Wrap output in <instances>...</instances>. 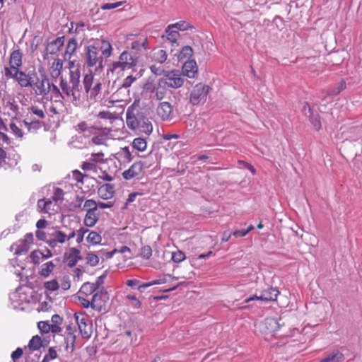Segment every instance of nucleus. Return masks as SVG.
Wrapping results in <instances>:
<instances>
[{"instance_id": "obj_1", "label": "nucleus", "mask_w": 362, "mask_h": 362, "mask_svg": "<svg viewBox=\"0 0 362 362\" xmlns=\"http://www.w3.org/2000/svg\"><path fill=\"white\" fill-rule=\"evenodd\" d=\"M81 71L79 69L69 71V81L61 78L60 88L62 91L69 98L72 97L73 100H76L81 96L80 86Z\"/></svg>"}, {"instance_id": "obj_2", "label": "nucleus", "mask_w": 362, "mask_h": 362, "mask_svg": "<svg viewBox=\"0 0 362 362\" xmlns=\"http://www.w3.org/2000/svg\"><path fill=\"white\" fill-rule=\"evenodd\" d=\"M139 63V57L129 51H123L119 56L118 61L114 62L109 71L113 74L119 75L126 69L135 67Z\"/></svg>"}, {"instance_id": "obj_3", "label": "nucleus", "mask_w": 362, "mask_h": 362, "mask_svg": "<svg viewBox=\"0 0 362 362\" xmlns=\"http://www.w3.org/2000/svg\"><path fill=\"white\" fill-rule=\"evenodd\" d=\"M210 87L204 83H199L192 89L189 101L192 105H204L206 102Z\"/></svg>"}, {"instance_id": "obj_4", "label": "nucleus", "mask_w": 362, "mask_h": 362, "mask_svg": "<svg viewBox=\"0 0 362 362\" xmlns=\"http://www.w3.org/2000/svg\"><path fill=\"white\" fill-rule=\"evenodd\" d=\"M36 95L45 96L51 90V83L46 76L39 77L35 72L33 75V81L31 82L30 87Z\"/></svg>"}, {"instance_id": "obj_5", "label": "nucleus", "mask_w": 362, "mask_h": 362, "mask_svg": "<svg viewBox=\"0 0 362 362\" xmlns=\"http://www.w3.org/2000/svg\"><path fill=\"white\" fill-rule=\"evenodd\" d=\"M35 72L25 73L21 70H16L12 73L8 69H6L5 70V76L13 78L21 88H29L31 82L33 81Z\"/></svg>"}, {"instance_id": "obj_6", "label": "nucleus", "mask_w": 362, "mask_h": 362, "mask_svg": "<svg viewBox=\"0 0 362 362\" xmlns=\"http://www.w3.org/2000/svg\"><path fill=\"white\" fill-rule=\"evenodd\" d=\"M160 79L168 88L174 89L182 87L185 81L180 71L175 69L167 71Z\"/></svg>"}, {"instance_id": "obj_7", "label": "nucleus", "mask_w": 362, "mask_h": 362, "mask_svg": "<svg viewBox=\"0 0 362 362\" xmlns=\"http://www.w3.org/2000/svg\"><path fill=\"white\" fill-rule=\"evenodd\" d=\"M83 84L86 93L90 98H95L101 90V83L99 80H95L92 73L86 74L83 80Z\"/></svg>"}, {"instance_id": "obj_8", "label": "nucleus", "mask_w": 362, "mask_h": 362, "mask_svg": "<svg viewBox=\"0 0 362 362\" xmlns=\"http://www.w3.org/2000/svg\"><path fill=\"white\" fill-rule=\"evenodd\" d=\"M85 62L88 67L102 69L103 66V58L99 54L98 48L93 45H90L86 47Z\"/></svg>"}, {"instance_id": "obj_9", "label": "nucleus", "mask_w": 362, "mask_h": 362, "mask_svg": "<svg viewBox=\"0 0 362 362\" xmlns=\"http://www.w3.org/2000/svg\"><path fill=\"white\" fill-rule=\"evenodd\" d=\"M97 291V285H93L90 282L84 283L80 288L77 298L78 303L84 308L90 307V301L88 297L94 294Z\"/></svg>"}, {"instance_id": "obj_10", "label": "nucleus", "mask_w": 362, "mask_h": 362, "mask_svg": "<svg viewBox=\"0 0 362 362\" xmlns=\"http://www.w3.org/2000/svg\"><path fill=\"white\" fill-rule=\"evenodd\" d=\"M109 300L108 293L103 288L96 291L92 296L90 304L93 310L102 311L105 310Z\"/></svg>"}, {"instance_id": "obj_11", "label": "nucleus", "mask_w": 362, "mask_h": 362, "mask_svg": "<svg viewBox=\"0 0 362 362\" xmlns=\"http://www.w3.org/2000/svg\"><path fill=\"white\" fill-rule=\"evenodd\" d=\"M34 244V236L32 233H26L23 238L15 243L13 247L15 248V254L20 255L27 252Z\"/></svg>"}, {"instance_id": "obj_12", "label": "nucleus", "mask_w": 362, "mask_h": 362, "mask_svg": "<svg viewBox=\"0 0 362 362\" xmlns=\"http://www.w3.org/2000/svg\"><path fill=\"white\" fill-rule=\"evenodd\" d=\"M75 237V230L71 231L69 234H66L63 231L56 230L50 235L48 245L52 247H55L58 244H63L65 242Z\"/></svg>"}, {"instance_id": "obj_13", "label": "nucleus", "mask_w": 362, "mask_h": 362, "mask_svg": "<svg viewBox=\"0 0 362 362\" xmlns=\"http://www.w3.org/2000/svg\"><path fill=\"white\" fill-rule=\"evenodd\" d=\"M280 292L276 288L269 287L262 291L260 296L255 295L245 300V302L249 303L254 300H260L262 301H275Z\"/></svg>"}, {"instance_id": "obj_14", "label": "nucleus", "mask_w": 362, "mask_h": 362, "mask_svg": "<svg viewBox=\"0 0 362 362\" xmlns=\"http://www.w3.org/2000/svg\"><path fill=\"white\" fill-rule=\"evenodd\" d=\"M64 37H58L55 40L49 42L46 48L45 49L44 54L42 55L44 60H47L49 59V55H54L56 54L61 48L63 47L64 44Z\"/></svg>"}, {"instance_id": "obj_15", "label": "nucleus", "mask_w": 362, "mask_h": 362, "mask_svg": "<svg viewBox=\"0 0 362 362\" xmlns=\"http://www.w3.org/2000/svg\"><path fill=\"white\" fill-rule=\"evenodd\" d=\"M112 129L110 127L98 126V129L91 136V142L95 145H103L111 135Z\"/></svg>"}, {"instance_id": "obj_16", "label": "nucleus", "mask_w": 362, "mask_h": 362, "mask_svg": "<svg viewBox=\"0 0 362 362\" xmlns=\"http://www.w3.org/2000/svg\"><path fill=\"white\" fill-rule=\"evenodd\" d=\"M157 115L162 121H170L173 119V106L169 102H160L156 108Z\"/></svg>"}, {"instance_id": "obj_17", "label": "nucleus", "mask_w": 362, "mask_h": 362, "mask_svg": "<svg viewBox=\"0 0 362 362\" xmlns=\"http://www.w3.org/2000/svg\"><path fill=\"white\" fill-rule=\"evenodd\" d=\"M23 53L20 49L13 50L9 57V67H5L4 71L8 69L11 72L20 70L22 66Z\"/></svg>"}, {"instance_id": "obj_18", "label": "nucleus", "mask_w": 362, "mask_h": 362, "mask_svg": "<svg viewBox=\"0 0 362 362\" xmlns=\"http://www.w3.org/2000/svg\"><path fill=\"white\" fill-rule=\"evenodd\" d=\"M261 329L264 334H273L280 329V325L276 319L269 317L263 322Z\"/></svg>"}, {"instance_id": "obj_19", "label": "nucleus", "mask_w": 362, "mask_h": 362, "mask_svg": "<svg viewBox=\"0 0 362 362\" xmlns=\"http://www.w3.org/2000/svg\"><path fill=\"white\" fill-rule=\"evenodd\" d=\"M98 126L90 125L86 121H81L75 126V130L85 137H90L97 132Z\"/></svg>"}, {"instance_id": "obj_20", "label": "nucleus", "mask_w": 362, "mask_h": 362, "mask_svg": "<svg viewBox=\"0 0 362 362\" xmlns=\"http://www.w3.org/2000/svg\"><path fill=\"white\" fill-rule=\"evenodd\" d=\"M56 204L50 199H40L37 202V209L40 213L54 214L57 212Z\"/></svg>"}, {"instance_id": "obj_21", "label": "nucleus", "mask_w": 362, "mask_h": 362, "mask_svg": "<svg viewBox=\"0 0 362 362\" xmlns=\"http://www.w3.org/2000/svg\"><path fill=\"white\" fill-rule=\"evenodd\" d=\"M81 259V251L76 247L70 248L65 254V262L71 267H74Z\"/></svg>"}, {"instance_id": "obj_22", "label": "nucleus", "mask_w": 362, "mask_h": 362, "mask_svg": "<svg viewBox=\"0 0 362 362\" xmlns=\"http://www.w3.org/2000/svg\"><path fill=\"white\" fill-rule=\"evenodd\" d=\"M98 194L100 198L107 200L115 195V186L110 183H105L98 188Z\"/></svg>"}, {"instance_id": "obj_23", "label": "nucleus", "mask_w": 362, "mask_h": 362, "mask_svg": "<svg viewBox=\"0 0 362 362\" xmlns=\"http://www.w3.org/2000/svg\"><path fill=\"white\" fill-rule=\"evenodd\" d=\"M63 69V62L59 58L54 59V61L50 64L48 70L50 76L53 79H57L62 74Z\"/></svg>"}, {"instance_id": "obj_24", "label": "nucleus", "mask_w": 362, "mask_h": 362, "mask_svg": "<svg viewBox=\"0 0 362 362\" xmlns=\"http://www.w3.org/2000/svg\"><path fill=\"white\" fill-rule=\"evenodd\" d=\"M142 173L140 164L134 163L127 170L122 173V177L126 180L139 177Z\"/></svg>"}, {"instance_id": "obj_25", "label": "nucleus", "mask_w": 362, "mask_h": 362, "mask_svg": "<svg viewBox=\"0 0 362 362\" xmlns=\"http://www.w3.org/2000/svg\"><path fill=\"white\" fill-rule=\"evenodd\" d=\"M198 71L197 63L194 60H187L182 66L183 74L188 78H193L195 77Z\"/></svg>"}, {"instance_id": "obj_26", "label": "nucleus", "mask_w": 362, "mask_h": 362, "mask_svg": "<svg viewBox=\"0 0 362 362\" xmlns=\"http://www.w3.org/2000/svg\"><path fill=\"white\" fill-rule=\"evenodd\" d=\"M76 320L80 333L83 338L86 339H89L92 334V325H88L86 323V320L83 317L81 320H78V318L76 317Z\"/></svg>"}, {"instance_id": "obj_27", "label": "nucleus", "mask_w": 362, "mask_h": 362, "mask_svg": "<svg viewBox=\"0 0 362 362\" xmlns=\"http://www.w3.org/2000/svg\"><path fill=\"white\" fill-rule=\"evenodd\" d=\"M100 216L99 210L86 212L83 218V224L86 227H93L98 221Z\"/></svg>"}, {"instance_id": "obj_28", "label": "nucleus", "mask_w": 362, "mask_h": 362, "mask_svg": "<svg viewBox=\"0 0 362 362\" xmlns=\"http://www.w3.org/2000/svg\"><path fill=\"white\" fill-rule=\"evenodd\" d=\"M150 58L152 62L158 64H163L166 61L168 54L164 49L155 48L151 51Z\"/></svg>"}, {"instance_id": "obj_29", "label": "nucleus", "mask_w": 362, "mask_h": 362, "mask_svg": "<svg viewBox=\"0 0 362 362\" xmlns=\"http://www.w3.org/2000/svg\"><path fill=\"white\" fill-rule=\"evenodd\" d=\"M162 82L161 79L159 78L156 86L153 90V93H154L155 98L157 100H161L165 98L168 93L167 86Z\"/></svg>"}, {"instance_id": "obj_30", "label": "nucleus", "mask_w": 362, "mask_h": 362, "mask_svg": "<svg viewBox=\"0 0 362 362\" xmlns=\"http://www.w3.org/2000/svg\"><path fill=\"white\" fill-rule=\"evenodd\" d=\"M344 359V354L339 350H333L320 362H342Z\"/></svg>"}, {"instance_id": "obj_31", "label": "nucleus", "mask_w": 362, "mask_h": 362, "mask_svg": "<svg viewBox=\"0 0 362 362\" xmlns=\"http://www.w3.org/2000/svg\"><path fill=\"white\" fill-rule=\"evenodd\" d=\"M125 284H126L127 286H128L129 287H132V288L138 286V289L139 291H141V288H147V287L156 285V284H161V282L160 281H158V280H155V281H151V282H148V283H145V284H139L140 281L138 279H128V280H127Z\"/></svg>"}, {"instance_id": "obj_32", "label": "nucleus", "mask_w": 362, "mask_h": 362, "mask_svg": "<svg viewBox=\"0 0 362 362\" xmlns=\"http://www.w3.org/2000/svg\"><path fill=\"white\" fill-rule=\"evenodd\" d=\"M55 267L56 265L53 262V261H49L47 262L44 263L41 266V268L39 270L38 274L42 277L47 278L52 274Z\"/></svg>"}, {"instance_id": "obj_33", "label": "nucleus", "mask_w": 362, "mask_h": 362, "mask_svg": "<svg viewBox=\"0 0 362 362\" xmlns=\"http://www.w3.org/2000/svg\"><path fill=\"white\" fill-rule=\"evenodd\" d=\"M5 109L8 111V115L11 117H16L19 112V106L13 99L9 100L5 104Z\"/></svg>"}, {"instance_id": "obj_34", "label": "nucleus", "mask_w": 362, "mask_h": 362, "mask_svg": "<svg viewBox=\"0 0 362 362\" xmlns=\"http://www.w3.org/2000/svg\"><path fill=\"white\" fill-rule=\"evenodd\" d=\"M65 349L72 353L75 349L76 335L74 333H66L64 336Z\"/></svg>"}, {"instance_id": "obj_35", "label": "nucleus", "mask_w": 362, "mask_h": 362, "mask_svg": "<svg viewBox=\"0 0 362 362\" xmlns=\"http://www.w3.org/2000/svg\"><path fill=\"white\" fill-rule=\"evenodd\" d=\"M77 49V41L74 38H71L69 40L65 52H64V59H70L72 54L76 52Z\"/></svg>"}, {"instance_id": "obj_36", "label": "nucleus", "mask_w": 362, "mask_h": 362, "mask_svg": "<svg viewBox=\"0 0 362 362\" xmlns=\"http://www.w3.org/2000/svg\"><path fill=\"white\" fill-rule=\"evenodd\" d=\"M126 116L127 126L132 129H136L139 127V122L130 107L127 110Z\"/></svg>"}, {"instance_id": "obj_37", "label": "nucleus", "mask_w": 362, "mask_h": 362, "mask_svg": "<svg viewBox=\"0 0 362 362\" xmlns=\"http://www.w3.org/2000/svg\"><path fill=\"white\" fill-rule=\"evenodd\" d=\"M165 36L169 42L174 44L177 42L180 33L177 30H175L173 25H169L165 29Z\"/></svg>"}, {"instance_id": "obj_38", "label": "nucleus", "mask_w": 362, "mask_h": 362, "mask_svg": "<svg viewBox=\"0 0 362 362\" xmlns=\"http://www.w3.org/2000/svg\"><path fill=\"white\" fill-rule=\"evenodd\" d=\"M45 106H38L33 105L28 108V111L34 115L38 119H44L45 117Z\"/></svg>"}, {"instance_id": "obj_39", "label": "nucleus", "mask_w": 362, "mask_h": 362, "mask_svg": "<svg viewBox=\"0 0 362 362\" xmlns=\"http://www.w3.org/2000/svg\"><path fill=\"white\" fill-rule=\"evenodd\" d=\"M100 49L103 56H104L105 58H108L112 55V47L110 42L106 40H100Z\"/></svg>"}, {"instance_id": "obj_40", "label": "nucleus", "mask_w": 362, "mask_h": 362, "mask_svg": "<svg viewBox=\"0 0 362 362\" xmlns=\"http://www.w3.org/2000/svg\"><path fill=\"white\" fill-rule=\"evenodd\" d=\"M131 48L134 50H141V48L144 49H148V39L146 37H142L139 38L136 40H134L132 42Z\"/></svg>"}, {"instance_id": "obj_41", "label": "nucleus", "mask_w": 362, "mask_h": 362, "mask_svg": "<svg viewBox=\"0 0 362 362\" xmlns=\"http://www.w3.org/2000/svg\"><path fill=\"white\" fill-rule=\"evenodd\" d=\"M86 240L88 243L92 245H97L100 243L102 240L101 235L95 231H90L86 237Z\"/></svg>"}, {"instance_id": "obj_42", "label": "nucleus", "mask_w": 362, "mask_h": 362, "mask_svg": "<svg viewBox=\"0 0 362 362\" xmlns=\"http://www.w3.org/2000/svg\"><path fill=\"white\" fill-rule=\"evenodd\" d=\"M132 146L139 151H144L147 147V142L146 139L138 137L134 139Z\"/></svg>"}, {"instance_id": "obj_43", "label": "nucleus", "mask_w": 362, "mask_h": 362, "mask_svg": "<svg viewBox=\"0 0 362 362\" xmlns=\"http://www.w3.org/2000/svg\"><path fill=\"white\" fill-rule=\"evenodd\" d=\"M42 344V341L41 338L39 336L35 335L33 336L30 340L28 343V347L30 350L36 351L40 349Z\"/></svg>"}, {"instance_id": "obj_44", "label": "nucleus", "mask_w": 362, "mask_h": 362, "mask_svg": "<svg viewBox=\"0 0 362 362\" xmlns=\"http://www.w3.org/2000/svg\"><path fill=\"white\" fill-rule=\"evenodd\" d=\"M42 256V252L40 250H35L32 251L30 254L31 262L34 264H39L42 260H44Z\"/></svg>"}, {"instance_id": "obj_45", "label": "nucleus", "mask_w": 362, "mask_h": 362, "mask_svg": "<svg viewBox=\"0 0 362 362\" xmlns=\"http://www.w3.org/2000/svg\"><path fill=\"white\" fill-rule=\"evenodd\" d=\"M193 54V49L190 46H185L180 50L177 57L179 60L190 58Z\"/></svg>"}, {"instance_id": "obj_46", "label": "nucleus", "mask_w": 362, "mask_h": 362, "mask_svg": "<svg viewBox=\"0 0 362 362\" xmlns=\"http://www.w3.org/2000/svg\"><path fill=\"white\" fill-rule=\"evenodd\" d=\"M97 117L102 119H107L110 123H112L115 120L117 119V115L115 113L110 112L109 111H100Z\"/></svg>"}, {"instance_id": "obj_47", "label": "nucleus", "mask_w": 362, "mask_h": 362, "mask_svg": "<svg viewBox=\"0 0 362 362\" xmlns=\"http://www.w3.org/2000/svg\"><path fill=\"white\" fill-rule=\"evenodd\" d=\"M83 209L86 212L98 211L97 202L92 199H87L83 204Z\"/></svg>"}, {"instance_id": "obj_48", "label": "nucleus", "mask_w": 362, "mask_h": 362, "mask_svg": "<svg viewBox=\"0 0 362 362\" xmlns=\"http://www.w3.org/2000/svg\"><path fill=\"white\" fill-rule=\"evenodd\" d=\"M52 97L56 98V100H64V96L63 95V92L60 91V89L54 83L51 84V90L50 92Z\"/></svg>"}, {"instance_id": "obj_49", "label": "nucleus", "mask_w": 362, "mask_h": 362, "mask_svg": "<svg viewBox=\"0 0 362 362\" xmlns=\"http://www.w3.org/2000/svg\"><path fill=\"white\" fill-rule=\"evenodd\" d=\"M86 262L91 267H95L99 263V257L95 253L90 252L86 254Z\"/></svg>"}, {"instance_id": "obj_50", "label": "nucleus", "mask_w": 362, "mask_h": 362, "mask_svg": "<svg viewBox=\"0 0 362 362\" xmlns=\"http://www.w3.org/2000/svg\"><path fill=\"white\" fill-rule=\"evenodd\" d=\"M105 154L103 152L93 153L89 158L95 165L105 163Z\"/></svg>"}, {"instance_id": "obj_51", "label": "nucleus", "mask_w": 362, "mask_h": 362, "mask_svg": "<svg viewBox=\"0 0 362 362\" xmlns=\"http://www.w3.org/2000/svg\"><path fill=\"white\" fill-rule=\"evenodd\" d=\"M44 287L46 290L53 292L59 289V284L56 279H52L51 281L45 282Z\"/></svg>"}, {"instance_id": "obj_52", "label": "nucleus", "mask_w": 362, "mask_h": 362, "mask_svg": "<svg viewBox=\"0 0 362 362\" xmlns=\"http://www.w3.org/2000/svg\"><path fill=\"white\" fill-rule=\"evenodd\" d=\"M137 163L140 164L141 169L143 171L144 169L151 168L153 165L154 162L153 158L151 156H148L144 158L143 160L137 161Z\"/></svg>"}, {"instance_id": "obj_53", "label": "nucleus", "mask_w": 362, "mask_h": 362, "mask_svg": "<svg viewBox=\"0 0 362 362\" xmlns=\"http://www.w3.org/2000/svg\"><path fill=\"white\" fill-rule=\"evenodd\" d=\"M57 356V351L53 347H50L48 349L47 354L45 355L42 362H49L52 360L56 359Z\"/></svg>"}, {"instance_id": "obj_54", "label": "nucleus", "mask_w": 362, "mask_h": 362, "mask_svg": "<svg viewBox=\"0 0 362 362\" xmlns=\"http://www.w3.org/2000/svg\"><path fill=\"white\" fill-rule=\"evenodd\" d=\"M81 168L84 171H96L97 165H95L90 158L83 162L81 165Z\"/></svg>"}, {"instance_id": "obj_55", "label": "nucleus", "mask_w": 362, "mask_h": 362, "mask_svg": "<svg viewBox=\"0 0 362 362\" xmlns=\"http://www.w3.org/2000/svg\"><path fill=\"white\" fill-rule=\"evenodd\" d=\"M126 298L129 300V305L134 309H139L141 306V301L134 295H127Z\"/></svg>"}, {"instance_id": "obj_56", "label": "nucleus", "mask_w": 362, "mask_h": 362, "mask_svg": "<svg viewBox=\"0 0 362 362\" xmlns=\"http://www.w3.org/2000/svg\"><path fill=\"white\" fill-rule=\"evenodd\" d=\"M186 259L185 254L180 250H177L172 253V260L174 262L180 263Z\"/></svg>"}, {"instance_id": "obj_57", "label": "nucleus", "mask_w": 362, "mask_h": 362, "mask_svg": "<svg viewBox=\"0 0 362 362\" xmlns=\"http://www.w3.org/2000/svg\"><path fill=\"white\" fill-rule=\"evenodd\" d=\"M170 25H173V28H176L177 30H180L182 31L187 30L192 28L191 25L187 21H179L173 24H170Z\"/></svg>"}, {"instance_id": "obj_58", "label": "nucleus", "mask_w": 362, "mask_h": 362, "mask_svg": "<svg viewBox=\"0 0 362 362\" xmlns=\"http://www.w3.org/2000/svg\"><path fill=\"white\" fill-rule=\"evenodd\" d=\"M9 127L11 132L15 134V136H16L18 138L23 137V133L21 128L17 126V124L15 122H11L9 124Z\"/></svg>"}, {"instance_id": "obj_59", "label": "nucleus", "mask_w": 362, "mask_h": 362, "mask_svg": "<svg viewBox=\"0 0 362 362\" xmlns=\"http://www.w3.org/2000/svg\"><path fill=\"white\" fill-rule=\"evenodd\" d=\"M89 232V230L85 228H81L80 229L75 231V236H76V242L80 244L83 242L84 235Z\"/></svg>"}, {"instance_id": "obj_60", "label": "nucleus", "mask_w": 362, "mask_h": 362, "mask_svg": "<svg viewBox=\"0 0 362 362\" xmlns=\"http://www.w3.org/2000/svg\"><path fill=\"white\" fill-rule=\"evenodd\" d=\"M37 327L42 333L47 334L50 332V324L48 323V322H39L37 323Z\"/></svg>"}, {"instance_id": "obj_61", "label": "nucleus", "mask_w": 362, "mask_h": 362, "mask_svg": "<svg viewBox=\"0 0 362 362\" xmlns=\"http://www.w3.org/2000/svg\"><path fill=\"white\" fill-rule=\"evenodd\" d=\"M140 130L148 135L150 134L153 130L152 124L148 120L144 122L140 126Z\"/></svg>"}, {"instance_id": "obj_62", "label": "nucleus", "mask_w": 362, "mask_h": 362, "mask_svg": "<svg viewBox=\"0 0 362 362\" xmlns=\"http://www.w3.org/2000/svg\"><path fill=\"white\" fill-rule=\"evenodd\" d=\"M141 256L144 259H149L152 255V249L150 246L146 245L141 247Z\"/></svg>"}, {"instance_id": "obj_63", "label": "nucleus", "mask_w": 362, "mask_h": 362, "mask_svg": "<svg viewBox=\"0 0 362 362\" xmlns=\"http://www.w3.org/2000/svg\"><path fill=\"white\" fill-rule=\"evenodd\" d=\"M64 191L60 188H56L54 191V194L52 199L54 202L62 201L64 199Z\"/></svg>"}, {"instance_id": "obj_64", "label": "nucleus", "mask_w": 362, "mask_h": 362, "mask_svg": "<svg viewBox=\"0 0 362 362\" xmlns=\"http://www.w3.org/2000/svg\"><path fill=\"white\" fill-rule=\"evenodd\" d=\"M60 286L64 291H67L70 288L71 281H70L69 276H64L62 278V279L60 281Z\"/></svg>"}]
</instances>
